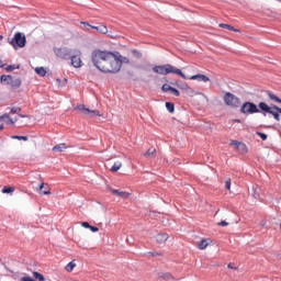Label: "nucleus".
<instances>
[{
  "label": "nucleus",
  "instance_id": "nucleus-1",
  "mask_svg": "<svg viewBox=\"0 0 281 281\" xmlns=\"http://www.w3.org/2000/svg\"><path fill=\"white\" fill-rule=\"evenodd\" d=\"M91 61L102 74H120L123 65H131V59L120 52L102 50L97 48L91 53Z\"/></svg>",
  "mask_w": 281,
  "mask_h": 281
},
{
  "label": "nucleus",
  "instance_id": "nucleus-2",
  "mask_svg": "<svg viewBox=\"0 0 281 281\" xmlns=\"http://www.w3.org/2000/svg\"><path fill=\"white\" fill-rule=\"evenodd\" d=\"M153 71L159 76H168V74H173L176 76H180V78H183V80H188V77L186 74H183V71H181V69L170 64L154 66Z\"/></svg>",
  "mask_w": 281,
  "mask_h": 281
},
{
  "label": "nucleus",
  "instance_id": "nucleus-3",
  "mask_svg": "<svg viewBox=\"0 0 281 281\" xmlns=\"http://www.w3.org/2000/svg\"><path fill=\"white\" fill-rule=\"evenodd\" d=\"M259 109L260 111H263V113H269L270 115H272V117H274L276 122H280L281 121V108L272 104V106H269V104L265 103V102H259Z\"/></svg>",
  "mask_w": 281,
  "mask_h": 281
},
{
  "label": "nucleus",
  "instance_id": "nucleus-4",
  "mask_svg": "<svg viewBox=\"0 0 281 281\" xmlns=\"http://www.w3.org/2000/svg\"><path fill=\"white\" fill-rule=\"evenodd\" d=\"M223 100L224 104H226V106H231V109H238L241 104L240 98L236 97V94L232 92H225Z\"/></svg>",
  "mask_w": 281,
  "mask_h": 281
},
{
  "label": "nucleus",
  "instance_id": "nucleus-5",
  "mask_svg": "<svg viewBox=\"0 0 281 281\" xmlns=\"http://www.w3.org/2000/svg\"><path fill=\"white\" fill-rule=\"evenodd\" d=\"M240 113L244 115H254V113H260V104L256 105L254 102L246 101L240 106Z\"/></svg>",
  "mask_w": 281,
  "mask_h": 281
},
{
  "label": "nucleus",
  "instance_id": "nucleus-6",
  "mask_svg": "<svg viewBox=\"0 0 281 281\" xmlns=\"http://www.w3.org/2000/svg\"><path fill=\"white\" fill-rule=\"evenodd\" d=\"M0 81L8 83L9 87H12V89H19V87H21V79L13 78L10 75H2L0 77Z\"/></svg>",
  "mask_w": 281,
  "mask_h": 281
},
{
  "label": "nucleus",
  "instance_id": "nucleus-7",
  "mask_svg": "<svg viewBox=\"0 0 281 281\" xmlns=\"http://www.w3.org/2000/svg\"><path fill=\"white\" fill-rule=\"evenodd\" d=\"M26 43L27 38L23 33H15L14 38L11 41V44L13 45L14 49H16V47H25Z\"/></svg>",
  "mask_w": 281,
  "mask_h": 281
},
{
  "label": "nucleus",
  "instance_id": "nucleus-8",
  "mask_svg": "<svg viewBox=\"0 0 281 281\" xmlns=\"http://www.w3.org/2000/svg\"><path fill=\"white\" fill-rule=\"evenodd\" d=\"M54 54L57 56V58H60L61 60H69L71 58V52L70 48L61 47V48H54Z\"/></svg>",
  "mask_w": 281,
  "mask_h": 281
},
{
  "label": "nucleus",
  "instance_id": "nucleus-9",
  "mask_svg": "<svg viewBox=\"0 0 281 281\" xmlns=\"http://www.w3.org/2000/svg\"><path fill=\"white\" fill-rule=\"evenodd\" d=\"M82 56V52L80 50H75L74 55H70V60H71V65L72 67H75L76 69H80V67H82V58H80Z\"/></svg>",
  "mask_w": 281,
  "mask_h": 281
},
{
  "label": "nucleus",
  "instance_id": "nucleus-10",
  "mask_svg": "<svg viewBox=\"0 0 281 281\" xmlns=\"http://www.w3.org/2000/svg\"><path fill=\"white\" fill-rule=\"evenodd\" d=\"M76 110L80 111L83 115H87L88 117H95L100 115V111L89 110V108L85 106V104L77 105Z\"/></svg>",
  "mask_w": 281,
  "mask_h": 281
},
{
  "label": "nucleus",
  "instance_id": "nucleus-11",
  "mask_svg": "<svg viewBox=\"0 0 281 281\" xmlns=\"http://www.w3.org/2000/svg\"><path fill=\"white\" fill-rule=\"evenodd\" d=\"M161 91H164V93H172V95H176V98H179V95H181V92H179L176 88H173L172 86L168 85V83H164L161 87Z\"/></svg>",
  "mask_w": 281,
  "mask_h": 281
},
{
  "label": "nucleus",
  "instance_id": "nucleus-12",
  "mask_svg": "<svg viewBox=\"0 0 281 281\" xmlns=\"http://www.w3.org/2000/svg\"><path fill=\"white\" fill-rule=\"evenodd\" d=\"M83 25H87L88 27H91L92 30H97V32H100V34H108L109 33V29H106V25L101 24L99 26H93L87 22H83Z\"/></svg>",
  "mask_w": 281,
  "mask_h": 281
},
{
  "label": "nucleus",
  "instance_id": "nucleus-13",
  "mask_svg": "<svg viewBox=\"0 0 281 281\" xmlns=\"http://www.w3.org/2000/svg\"><path fill=\"white\" fill-rule=\"evenodd\" d=\"M189 80H198V82H210V77L202 74H198V75L191 76Z\"/></svg>",
  "mask_w": 281,
  "mask_h": 281
},
{
  "label": "nucleus",
  "instance_id": "nucleus-14",
  "mask_svg": "<svg viewBox=\"0 0 281 281\" xmlns=\"http://www.w3.org/2000/svg\"><path fill=\"white\" fill-rule=\"evenodd\" d=\"M112 194H115V196H120L121 199H128L131 196V193L126 191H120L117 189H111Z\"/></svg>",
  "mask_w": 281,
  "mask_h": 281
},
{
  "label": "nucleus",
  "instance_id": "nucleus-15",
  "mask_svg": "<svg viewBox=\"0 0 281 281\" xmlns=\"http://www.w3.org/2000/svg\"><path fill=\"white\" fill-rule=\"evenodd\" d=\"M168 238H170V236L167 233H159L158 235H156V241L159 245H164V243H166Z\"/></svg>",
  "mask_w": 281,
  "mask_h": 281
},
{
  "label": "nucleus",
  "instance_id": "nucleus-16",
  "mask_svg": "<svg viewBox=\"0 0 281 281\" xmlns=\"http://www.w3.org/2000/svg\"><path fill=\"white\" fill-rule=\"evenodd\" d=\"M38 191L40 194H52V192L49 191V184L47 183H41Z\"/></svg>",
  "mask_w": 281,
  "mask_h": 281
},
{
  "label": "nucleus",
  "instance_id": "nucleus-17",
  "mask_svg": "<svg viewBox=\"0 0 281 281\" xmlns=\"http://www.w3.org/2000/svg\"><path fill=\"white\" fill-rule=\"evenodd\" d=\"M0 120H3V122H7V124H11L13 126V124L19 120H12V117H10V114H3L2 116H0Z\"/></svg>",
  "mask_w": 281,
  "mask_h": 281
},
{
  "label": "nucleus",
  "instance_id": "nucleus-18",
  "mask_svg": "<svg viewBox=\"0 0 281 281\" xmlns=\"http://www.w3.org/2000/svg\"><path fill=\"white\" fill-rule=\"evenodd\" d=\"M64 150H67V145H65V143H60L53 147L54 153H64Z\"/></svg>",
  "mask_w": 281,
  "mask_h": 281
},
{
  "label": "nucleus",
  "instance_id": "nucleus-19",
  "mask_svg": "<svg viewBox=\"0 0 281 281\" xmlns=\"http://www.w3.org/2000/svg\"><path fill=\"white\" fill-rule=\"evenodd\" d=\"M218 27H223V30H228L229 32H240V30L225 23H220Z\"/></svg>",
  "mask_w": 281,
  "mask_h": 281
},
{
  "label": "nucleus",
  "instance_id": "nucleus-20",
  "mask_svg": "<svg viewBox=\"0 0 281 281\" xmlns=\"http://www.w3.org/2000/svg\"><path fill=\"white\" fill-rule=\"evenodd\" d=\"M155 153H157V149L155 147H150L145 154L144 157H148L149 159L155 158Z\"/></svg>",
  "mask_w": 281,
  "mask_h": 281
},
{
  "label": "nucleus",
  "instance_id": "nucleus-21",
  "mask_svg": "<svg viewBox=\"0 0 281 281\" xmlns=\"http://www.w3.org/2000/svg\"><path fill=\"white\" fill-rule=\"evenodd\" d=\"M35 72L37 74V76H41L42 78H45V76H47V70H45L44 67L35 68Z\"/></svg>",
  "mask_w": 281,
  "mask_h": 281
},
{
  "label": "nucleus",
  "instance_id": "nucleus-22",
  "mask_svg": "<svg viewBox=\"0 0 281 281\" xmlns=\"http://www.w3.org/2000/svg\"><path fill=\"white\" fill-rule=\"evenodd\" d=\"M268 98L272 102H276L277 104H281V99H279L278 95L273 94V92H268Z\"/></svg>",
  "mask_w": 281,
  "mask_h": 281
},
{
  "label": "nucleus",
  "instance_id": "nucleus-23",
  "mask_svg": "<svg viewBox=\"0 0 281 281\" xmlns=\"http://www.w3.org/2000/svg\"><path fill=\"white\" fill-rule=\"evenodd\" d=\"M160 278L166 281H175V277L172 276V273L169 272L162 273Z\"/></svg>",
  "mask_w": 281,
  "mask_h": 281
},
{
  "label": "nucleus",
  "instance_id": "nucleus-24",
  "mask_svg": "<svg viewBox=\"0 0 281 281\" xmlns=\"http://www.w3.org/2000/svg\"><path fill=\"white\" fill-rule=\"evenodd\" d=\"M183 91H188V93H191V95H199V92H195L192 87H190L188 83H186V88H182Z\"/></svg>",
  "mask_w": 281,
  "mask_h": 281
},
{
  "label": "nucleus",
  "instance_id": "nucleus-25",
  "mask_svg": "<svg viewBox=\"0 0 281 281\" xmlns=\"http://www.w3.org/2000/svg\"><path fill=\"white\" fill-rule=\"evenodd\" d=\"M207 245H210V244L207 243V239H202V240L198 244V249H201V250L207 249Z\"/></svg>",
  "mask_w": 281,
  "mask_h": 281
},
{
  "label": "nucleus",
  "instance_id": "nucleus-26",
  "mask_svg": "<svg viewBox=\"0 0 281 281\" xmlns=\"http://www.w3.org/2000/svg\"><path fill=\"white\" fill-rule=\"evenodd\" d=\"M65 269H66V271H68V273H71V271H74V269H76V262L70 261L69 263H67Z\"/></svg>",
  "mask_w": 281,
  "mask_h": 281
},
{
  "label": "nucleus",
  "instance_id": "nucleus-27",
  "mask_svg": "<svg viewBox=\"0 0 281 281\" xmlns=\"http://www.w3.org/2000/svg\"><path fill=\"white\" fill-rule=\"evenodd\" d=\"M12 192H14V187H8V186H5V187L2 189V194H12Z\"/></svg>",
  "mask_w": 281,
  "mask_h": 281
},
{
  "label": "nucleus",
  "instance_id": "nucleus-28",
  "mask_svg": "<svg viewBox=\"0 0 281 281\" xmlns=\"http://www.w3.org/2000/svg\"><path fill=\"white\" fill-rule=\"evenodd\" d=\"M33 278H35V280H38V281H45V276L36 271L33 272Z\"/></svg>",
  "mask_w": 281,
  "mask_h": 281
},
{
  "label": "nucleus",
  "instance_id": "nucleus-29",
  "mask_svg": "<svg viewBox=\"0 0 281 281\" xmlns=\"http://www.w3.org/2000/svg\"><path fill=\"white\" fill-rule=\"evenodd\" d=\"M166 109L169 111V113H175V103L166 102Z\"/></svg>",
  "mask_w": 281,
  "mask_h": 281
},
{
  "label": "nucleus",
  "instance_id": "nucleus-30",
  "mask_svg": "<svg viewBox=\"0 0 281 281\" xmlns=\"http://www.w3.org/2000/svg\"><path fill=\"white\" fill-rule=\"evenodd\" d=\"M120 168H122V162H115L112 168H111V172H117V170H120Z\"/></svg>",
  "mask_w": 281,
  "mask_h": 281
},
{
  "label": "nucleus",
  "instance_id": "nucleus-31",
  "mask_svg": "<svg viewBox=\"0 0 281 281\" xmlns=\"http://www.w3.org/2000/svg\"><path fill=\"white\" fill-rule=\"evenodd\" d=\"M131 53L134 56V58H142V56H143L142 52H139L137 49H132Z\"/></svg>",
  "mask_w": 281,
  "mask_h": 281
},
{
  "label": "nucleus",
  "instance_id": "nucleus-32",
  "mask_svg": "<svg viewBox=\"0 0 281 281\" xmlns=\"http://www.w3.org/2000/svg\"><path fill=\"white\" fill-rule=\"evenodd\" d=\"M237 150H240L243 154L247 153V145H245L244 143H240Z\"/></svg>",
  "mask_w": 281,
  "mask_h": 281
},
{
  "label": "nucleus",
  "instance_id": "nucleus-33",
  "mask_svg": "<svg viewBox=\"0 0 281 281\" xmlns=\"http://www.w3.org/2000/svg\"><path fill=\"white\" fill-rule=\"evenodd\" d=\"M12 139H19V140H23V142H27V136H19V135H13L11 136Z\"/></svg>",
  "mask_w": 281,
  "mask_h": 281
},
{
  "label": "nucleus",
  "instance_id": "nucleus-34",
  "mask_svg": "<svg viewBox=\"0 0 281 281\" xmlns=\"http://www.w3.org/2000/svg\"><path fill=\"white\" fill-rule=\"evenodd\" d=\"M19 68H20L19 66L9 65L5 69H7V71H14V69H19Z\"/></svg>",
  "mask_w": 281,
  "mask_h": 281
},
{
  "label": "nucleus",
  "instance_id": "nucleus-35",
  "mask_svg": "<svg viewBox=\"0 0 281 281\" xmlns=\"http://www.w3.org/2000/svg\"><path fill=\"white\" fill-rule=\"evenodd\" d=\"M257 135H258V137H260L263 142H266V139H267V134H265V133H262V132H257Z\"/></svg>",
  "mask_w": 281,
  "mask_h": 281
},
{
  "label": "nucleus",
  "instance_id": "nucleus-36",
  "mask_svg": "<svg viewBox=\"0 0 281 281\" xmlns=\"http://www.w3.org/2000/svg\"><path fill=\"white\" fill-rule=\"evenodd\" d=\"M225 188H226L227 190H232V179H227V180L225 181Z\"/></svg>",
  "mask_w": 281,
  "mask_h": 281
},
{
  "label": "nucleus",
  "instance_id": "nucleus-37",
  "mask_svg": "<svg viewBox=\"0 0 281 281\" xmlns=\"http://www.w3.org/2000/svg\"><path fill=\"white\" fill-rule=\"evenodd\" d=\"M148 254L149 256H153V258H157V256H164V254L157 251H149Z\"/></svg>",
  "mask_w": 281,
  "mask_h": 281
},
{
  "label": "nucleus",
  "instance_id": "nucleus-38",
  "mask_svg": "<svg viewBox=\"0 0 281 281\" xmlns=\"http://www.w3.org/2000/svg\"><path fill=\"white\" fill-rule=\"evenodd\" d=\"M240 142H238V140H232L231 142V146H235L236 148H238L239 146H240Z\"/></svg>",
  "mask_w": 281,
  "mask_h": 281
},
{
  "label": "nucleus",
  "instance_id": "nucleus-39",
  "mask_svg": "<svg viewBox=\"0 0 281 281\" xmlns=\"http://www.w3.org/2000/svg\"><path fill=\"white\" fill-rule=\"evenodd\" d=\"M217 225L220 227H227V225H229L226 221H222V222H218Z\"/></svg>",
  "mask_w": 281,
  "mask_h": 281
},
{
  "label": "nucleus",
  "instance_id": "nucleus-40",
  "mask_svg": "<svg viewBox=\"0 0 281 281\" xmlns=\"http://www.w3.org/2000/svg\"><path fill=\"white\" fill-rule=\"evenodd\" d=\"M81 225L86 228L89 229L91 227V225L89 224V222H83L81 223Z\"/></svg>",
  "mask_w": 281,
  "mask_h": 281
},
{
  "label": "nucleus",
  "instance_id": "nucleus-41",
  "mask_svg": "<svg viewBox=\"0 0 281 281\" xmlns=\"http://www.w3.org/2000/svg\"><path fill=\"white\" fill-rule=\"evenodd\" d=\"M89 229L92 231L93 233L100 232V228H98V227H95V226H91V225H90V228H89Z\"/></svg>",
  "mask_w": 281,
  "mask_h": 281
},
{
  "label": "nucleus",
  "instance_id": "nucleus-42",
  "mask_svg": "<svg viewBox=\"0 0 281 281\" xmlns=\"http://www.w3.org/2000/svg\"><path fill=\"white\" fill-rule=\"evenodd\" d=\"M21 111V109H19V108H12L11 109V113H19Z\"/></svg>",
  "mask_w": 281,
  "mask_h": 281
},
{
  "label": "nucleus",
  "instance_id": "nucleus-43",
  "mask_svg": "<svg viewBox=\"0 0 281 281\" xmlns=\"http://www.w3.org/2000/svg\"><path fill=\"white\" fill-rule=\"evenodd\" d=\"M186 85H187V83H184L183 86H181L180 89H186Z\"/></svg>",
  "mask_w": 281,
  "mask_h": 281
},
{
  "label": "nucleus",
  "instance_id": "nucleus-44",
  "mask_svg": "<svg viewBox=\"0 0 281 281\" xmlns=\"http://www.w3.org/2000/svg\"><path fill=\"white\" fill-rule=\"evenodd\" d=\"M0 131H3V124H0Z\"/></svg>",
  "mask_w": 281,
  "mask_h": 281
},
{
  "label": "nucleus",
  "instance_id": "nucleus-45",
  "mask_svg": "<svg viewBox=\"0 0 281 281\" xmlns=\"http://www.w3.org/2000/svg\"><path fill=\"white\" fill-rule=\"evenodd\" d=\"M228 269H234V267H232V263L228 265Z\"/></svg>",
  "mask_w": 281,
  "mask_h": 281
},
{
  "label": "nucleus",
  "instance_id": "nucleus-46",
  "mask_svg": "<svg viewBox=\"0 0 281 281\" xmlns=\"http://www.w3.org/2000/svg\"><path fill=\"white\" fill-rule=\"evenodd\" d=\"M0 67H3V61L0 60Z\"/></svg>",
  "mask_w": 281,
  "mask_h": 281
},
{
  "label": "nucleus",
  "instance_id": "nucleus-47",
  "mask_svg": "<svg viewBox=\"0 0 281 281\" xmlns=\"http://www.w3.org/2000/svg\"><path fill=\"white\" fill-rule=\"evenodd\" d=\"M20 117H27L26 115H20Z\"/></svg>",
  "mask_w": 281,
  "mask_h": 281
},
{
  "label": "nucleus",
  "instance_id": "nucleus-48",
  "mask_svg": "<svg viewBox=\"0 0 281 281\" xmlns=\"http://www.w3.org/2000/svg\"><path fill=\"white\" fill-rule=\"evenodd\" d=\"M236 122H237L238 124H240V120H237Z\"/></svg>",
  "mask_w": 281,
  "mask_h": 281
},
{
  "label": "nucleus",
  "instance_id": "nucleus-49",
  "mask_svg": "<svg viewBox=\"0 0 281 281\" xmlns=\"http://www.w3.org/2000/svg\"><path fill=\"white\" fill-rule=\"evenodd\" d=\"M111 38H115V36L111 35Z\"/></svg>",
  "mask_w": 281,
  "mask_h": 281
},
{
  "label": "nucleus",
  "instance_id": "nucleus-50",
  "mask_svg": "<svg viewBox=\"0 0 281 281\" xmlns=\"http://www.w3.org/2000/svg\"><path fill=\"white\" fill-rule=\"evenodd\" d=\"M280 2H281V0H280Z\"/></svg>",
  "mask_w": 281,
  "mask_h": 281
}]
</instances>
